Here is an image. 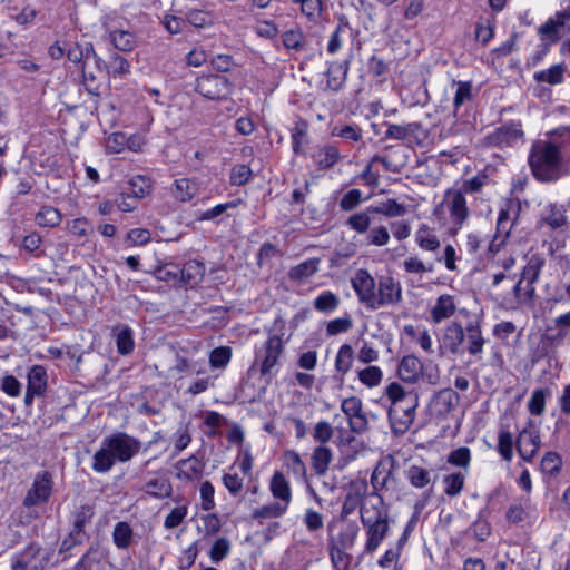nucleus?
Here are the masks:
<instances>
[{
	"instance_id": "1",
	"label": "nucleus",
	"mask_w": 570,
	"mask_h": 570,
	"mask_svg": "<svg viewBox=\"0 0 570 570\" xmlns=\"http://www.w3.org/2000/svg\"><path fill=\"white\" fill-rule=\"evenodd\" d=\"M141 449V442L127 434L116 432L102 440L101 446L92 456V470L97 473L109 472L116 462L130 461Z\"/></svg>"
},
{
	"instance_id": "2",
	"label": "nucleus",
	"mask_w": 570,
	"mask_h": 570,
	"mask_svg": "<svg viewBox=\"0 0 570 570\" xmlns=\"http://www.w3.org/2000/svg\"><path fill=\"white\" fill-rule=\"evenodd\" d=\"M528 160L532 175L539 181L552 183L568 176V170L550 132L547 140L532 144Z\"/></svg>"
},
{
	"instance_id": "3",
	"label": "nucleus",
	"mask_w": 570,
	"mask_h": 570,
	"mask_svg": "<svg viewBox=\"0 0 570 570\" xmlns=\"http://www.w3.org/2000/svg\"><path fill=\"white\" fill-rule=\"evenodd\" d=\"M383 504V498L377 495V503L372 509L362 510L361 521L366 529L367 541L364 548L365 553H373L389 533V515L386 511L380 509Z\"/></svg>"
},
{
	"instance_id": "4",
	"label": "nucleus",
	"mask_w": 570,
	"mask_h": 570,
	"mask_svg": "<svg viewBox=\"0 0 570 570\" xmlns=\"http://www.w3.org/2000/svg\"><path fill=\"white\" fill-rule=\"evenodd\" d=\"M232 89L233 83L225 76L217 73L202 75L195 83V90L212 100L225 99Z\"/></svg>"
},
{
	"instance_id": "5",
	"label": "nucleus",
	"mask_w": 570,
	"mask_h": 570,
	"mask_svg": "<svg viewBox=\"0 0 570 570\" xmlns=\"http://www.w3.org/2000/svg\"><path fill=\"white\" fill-rule=\"evenodd\" d=\"M417 404V394L409 395L404 401L391 404L387 415L392 426L400 425L402 431L407 430L415 417Z\"/></svg>"
},
{
	"instance_id": "6",
	"label": "nucleus",
	"mask_w": 570,
	"mask_h": 570,
	"mask_svg": "<svg viewBox=\"0 0 570 570\" xmlns=\"http://www.w3.org/2000/svg\"><path fill=\"white\" fill-rule=\"evenodd\" d=\"M52 475L48 471L38 473L35 478L32 487L27 492L23 499V505L27 508L35 507L40 502L48 501L52 491Z\"/></svg>"
},
{
	"instance_id": "7",
	"label": "nucleus",
	"mask_w": 570,
	"mask_h": 570,
	"mask_svg": "<svg viewBox=\"0 0 570 570\" xmlns=\"http://www.w3.org/2000/svg\"><path fill=\"white\" fill-rule=\"evenodd\" d=\"M384 138L420 144L426 138V132L420 122L389 125Z\"/></svg>"
},
{
	"instance_id": "8",
	"label": "nucleus",
	"mask_w": 570,
	"mask_h": 570,
	"mask_svg": "<svg viewBox=\"0 0 570 570\" xmlns=\"http://www.w3.org/2000/svg\"><path fill=\"white\" fill-rule=\"evenodd\" d=\"M285 333H269L268 340L264 344L265 355L261 364V374L267 375L276 365L277 360L283 352V344L289 336L284 338Z\"/></svg>"
},
{
	"instance_id": "9",
	"label": "nucleus",
	"mask_w": 570,
	"mask_h": 570,
	"mask_svg": "<svg viewBox=\"0 0 570 570\" xmlns=\"http://www.w3.org/2000/svg\"><path fill=\"white\" fill-rule=\"evenodd\" d=\"M522 136L523 131L521 130L520 125L507 124L487 135L484 137V141L488 146L503 147L511 145Z\"/></svg>"
},
{
	"instance_id": "10",
	"label": "nucleus",
	"mask_w": 570,
	"mask_h": 570,
	"mask_svg": "<svg viewBox=\"0 0 570 570\" xmlns=\"http://www.w3.org/2000/svg\"><path fill=\"white\" fill-rule=\"evenodd\" d=\"M567 326H570V323H556L554 326L546 327L539 345L541 355H548L552 348L562 344L568 335Z\"/></svg>"
},
{
	"instance_id": "11",
	"label": "nucleus",
	"mask_w": 570,
	"mask_h": 570,
	"mask_svg": "<svg viewBox=\"0 0 570 570\" xmlns=\"http://www.w3.org/2000/svg\"><path fill=\"white\" fill-rule=\"evenodd\" d=\"M353 287L360 299L375 308V281L367 271L360 269L353 279Z\"/></svg>"
},
{
	"instance_id": "12",
	"label": "nucleus",
	"mask_w": 570,
	"mask_h": 570,
	"mask_svg": "<svg viewBox=\"0 0 570 570\" xmlns=\"http://www.w3.org/2000/svg\"><path fill=\"white\" fill-rule=\"evenodd\" d=\"M459 401L460 395L455 391L443 389L433 395L430 406L438 416L443 417L454 410Z\"/></svg>"
},
{
	"instance_id": "13",
	"label": "nucleus",
	"mask_w": 570,
	"mask_h": 570,
	"mask_svg": "<svg viewBox=\"0 0 570 570\" xmlns=\"http://www.w3.org/2000/svg\"><path fill=\"white\" fill-rule=\"evenodd\" d=\"M446 195L451 197L449 202L450 215L454 225L461 228L469 216V208L463 191L460 189L448 190Z\"/></svg>"
},
{
	"instance_id": "14",
	"label": "nucleus",
	"mask_w": 570,
	"mask_h": 570,
	"mask_svg": "<svg viewBox=\"0 0 570 570\" xmlns=\"http://www.w3.org/2000/svg\"><path fill=\"white\" fill-rule=\"evenodd\" d=\"M540 435L537 432L523 430L517 439V450L524 461H531L539 450Z\"/></svg>"
},
{
	"instance_id": "15",
	"label": "nucleus",
	"mask_w": 570,
	"mask_h": 570,
	"mask_svg": "<svg viewBox=\"0 0 570 570\" xmlns=\"http://www.w3.org/2000/svg\"><path fill=\"white\" fill-rule=\"evenodd\" d=\"M375 298V308L384 304L395 303L401 298V287L391 277H381Z\"/></svg>"
},
{
	"instance_id": "16",
	"label": "nucleus",
	"mask_w": 570,
	"mask_h": 570,
	"mask_svg": "<svg viewBox=\"0 0 570 570\" xmlns=\"http://www.w3.org/2000/svg\"><path fill=\"white\" fill-rule=\"evenodd\" d=\"M204 274V263L196 259L188 261L183 265L181 268L179 267V284L194 287L203 279Z\"/></svg>"
},
{
	"instance_id": "17",
	"label": "nucleus",
	"mask_w": 570,
	"mask_h": 570,
	"mask_svg": "<svg viewBox=\"0 0 570 570\" xmlns=\"http://www.w3.org/2000/svg\"><path fill=\"white\" fill-rule=\"evenodd\" d=\"M422 363L416 356L406 355L399 363L397 375L403 382L413 383L422 373Z\"/></svg>"
},
{
	"instance_id": "18",
	"label": "nucleus",
	"mask_w": 570,
	"mask_h": 570,
	"mask_svg": "<svg viewBox=\"0 0 570 570\" xmlns=\"http://www.w3.org/2000/svg\"><path fill=\"white\" fill-rule=\"evenodd\" d=\"M550 134L562 157L568 175H570V127H559L550 131Z\"/></svg>"
},
{
	"instance_id": "19",
	"label": "nucleus",
	"mask_w": 570,
	"mask_h": 570,
	"mask_svg": "<svg viewBox=\"0 0 570 570\" xmlns=\"http://www.w3.org/2000/svg\"><path fill=\"white\" fill-rule=\"evenodd\" d=\"M111 333L115 338L118 353L121 355L130 354L135 346L132 330L127 325L118 324L112 327Z\"/></svg>"
},
{
	"instance_id": "20",
	"label": "nucleus",
	"mask_w": 570,
	"mask_h": 570,
	"mask_svg": "<svg viewBox=\"0 0 570 570\" xmlns=\"http://www.w3.org/2000/svg\"><path fill=\"white\" fill-rule=\"evenodd\" d=\"M348 65V60L343 62L333 61L328 63L326 76L327 87L330 89L337 91L343 87L344 82L346 81Z\"/></svg>"
},
{
	"instance_id": "21",
	"label": "nucleus",
	"mask_w": 570,
	"mask_h": 570,
	"mask_svg": "<svg viewBox=\"0 0 570 570\" xmlns=\"http://www.w3.org/2000/svg\"><path fill=\"white\" fill-rule=\"evenodd\" d=\"M321 259L313 257L291 267L288 277L293 282L302 283L318 272Z\"/></svg>"
},
{
	"instance_id": "22",
	"label": "nucleus",
	"mask_w": 570,
	"mask_h": 570,
	"mask_svg": "<svg viewBox=\"0 0 570 570\" xmlns=\"http://www.w3.org/2000/svg\"><path fill=\"white\" fill-rule=\"evenodd\" d=\"M490 510L488 507L481 509L478 513L475 521L466 530L468 533L472 532L473 537L479 542H484L491 534V524L489 522Z\"/></svg>"
},
{
	"instance_id": "23",
	"label": "nucleus",
	"mask_w": 570,
	"mask_h": 570,
	"mask_svg": "<svg viewBox=\"0 0 570 570\" xmlns=\"http://www.w3.org/2000/svg\"><path fill=\"white\" fill-rule=\"evenodd\" d=\"M465 340L464 328L460 323H451L446 326L442 344L451 353L455 354L459 352L460 345Z\"/></svg>"
},
{
	"instance_id": "24",
	"label": "nucleus",
	"mask_w": 570,
	"mask_h": 570,
	"mask_svg": "<svg viewBox=\"0 0 570 570\" xmlns=\"http://www.w3.org/2000/svg\"><path fill=\"white\" fill-rule=\"evenodd\" d=\"M544 261L541 257L533 255L530 257L528 264L523 267L521 279L527 281L524 296H530L534 292L532 284L538 279Z\"/></svg>"
},
{
	"instance_id": "25",
	"label": "nucleus",
	"mask_w": 570,
	"mask_h": 570,
	"mask_svg": "<svg viewBox=\"0 0 570 570\" xmlns=\"http://www.w3.org/2000/svg\"><path fill=\"white\" fill-rule=\"evenodd\" d=\"M271 492L274 498L281 500L283 503L288 507L292 498L289 483L285 479L284 474L279 471H276L272 479L269 484Z\"/></svg>"
},
{
	"instance_id": "26",
	"label": "nucleus",
	"mask_w": 570,
	"mask_h": 570,
	"mask_svg": "<svg viewBox=\"0 0 570 570\" xmlns=\"http://www.w3.org/2000/svg\"><path fill=\"white\" fill-rule=\"evenodd\" d=\"M151 187V180L149 177L145 175H136L128 180L127 188L125 190L128 195L134 196V198L142 199L150 194Z\"/></svg>"
},
{
	"instance_id": "27",
	"label": "nucleus",
	"mask_w": 570,
	"mask_h": 570,
	"mask_svg": "<svg viewBox=\"0 0 570 570\" xmlns=\"http://www.w3.org/2000/svg\"><path fill=\"white\" fill-rule=\"evenodd\" d=\"M333 459V454L327 446H316L312 454V468L317 475H324L328 470V465Z\"/></svg>"
},
{
	"instance_id": "28",
	"label": "nucleus",
	"mask_w": 570,
	"mask_h": 570,
	"mask_svg": "<svg viewBox=\"0 0 570 570\" xmlns=\"http://www.w3.org/2000/svg\"><path fill=\"white\" fill-rule=\"evenodd\" d=\"M368 212L384 215L386 217H401L407 213L406 207L403 204L396 202V199L390 198L376 206H368Z\"/></svg>"
},
{
	"instance_id": "29",
	"label": "nucleus",
	"mask_w": 570,
	"mask_h": 570,
	"mask_svg": "<svg viewBox=\"0 0 570 570\" xmlns=\"http://www.w3.org/2000/svg\"><path fill=\"white\" fill-rule=\"evenodd\" d=\"M340 158V151L335 146L326 145L322 147L316 154L313 155V159L317 165L318 169H328L333 167Z\"/></svg>"
},
{
	"instance_id": "30",
	"label": "nucleus",
	"mask_w": 570,
	"mask_h": 570,
	"mask_svg": "<svg viewBox=\"0 0 570 570\" xmlns=\"http://www.w3.org/2000/svg\"><path fill=\"white\" fill-rule=\"evenodd\" d=\"M110 41L115 49L124 52L132 51L137 45L136 36L125 30L111 31Z\"/></svg>"
},
{
	"instance_id": "31",
	"label": "nucleus",
	"mask_w": 570,
	"mask_h": 570,
	"mask_svg": "<svg viewBox=\"0 0 570 570\" xmlns=\"http://www.w3.org/2000/svg\"><path fill=\"white\" fill-rule=\"evenodd\" d=\"M567 68L563 63H557L551 66L549 69L541 70L534 73V80L537 82H547L549 85H559L563 81V75Z\"/></svg>"
},
{
	"instance_id": "32",
	"label": "nucleus",
	"mask_w": 570,
	"mask_h": 570,
	"mask_svg": "<svg viewBox=\"0 0 570 570\" xmlns=\"http://www.w3.org/2000/svg\"><path fill=\"white\" fill-rule=\"evenodd\" d=\"M144 491L154 498H167L173 492L171 483L166 478H156L149 480L144 488Z\"/></svg>"
},
{
	"instance_id": "33",
	"label": "nucleus",
	"mask_w": 570,
	"mask_h": 570,
	"mask_svg": "<svg viewBox=\"0 0 570 570\" xmlns=\"http://www.w3.org/2000/svg\"><path fill=\"white\" fill-rule=\"evenodd\" d=\"M372 216L374 213L368 212V207L365 210L352 214L345 222V226L350 227L358 234H364L368 230Z\"/></svg>"
},
{
	"instance_id": "34",
	"label": "nucleus",
	"mask_w": 570,
	"mask_h": 570,
	"mask_svg": "<svg viewBox=\"0 0 570 570\" xmlns=\"http://www.w3.org/2000/svg\"><path fill=\"white\" fill-rule=\"evenodd\" d=\"M134 538V531L129 523L120 521L116 523L112 532V540L118 549H127L130 547Z\"/></svg>"
},
{
	"instance_id": "35",
	"label": "nucleus",
	"mask_w": 570,
	"mask_h": 570,
	"mask_svg": "<svg viewBox=\"0 0 570 570\" xmlns=\"http://www.w3.org/2000/svg\"><path fill=\"white\" fill-rule=\"evenodd\" d=\"M455 312L453 297L450 295H441L432 308L433 321H441L451 317Z\"/></svg>"
},
{
	"instance_id": "36",
	"label": "nucleus",
	"mask_w": 570,
	"mask_h": 570,
	"mask_svg": "<svg viewBox=\"0 0 570 570\" xmlns=\"http://www.w3.org/2000/svg\"><path fill=\"white\" fill-rule=\"evenodd\" d=\"M27 386L45 394L47 391V371L42 365H33L27 375Z\"/></svg>"
},
{
	"instance_id": "37",
	"label": "nucleus",
	"mask_w": 570,
	"mask_h": 570,
	"mask_svg": "<svg viewBox=\"0 0 570 570\" xmlns=\"http://www.w3.org/2000/svg\"><path fill=\"white\" fill-rule=\"evenodd\" d=\"M465 340H466V348L468 351L475 355L482 351L484 340L481 335V330L479 327V323L470 324L465 328Z\"/></svg>"
},
{
	"instance_id": "38",
	"label": "nucleus",
	"mask_w": 570,
	"mask_h": 570,
	"mask_svg": "<svg viewBox=\"0 0 570 570\" xmlns=\"http://www.w3.org/2000/svg\"><path fill=\"white\" fill-rule=\"evenodd\" d=\"M282 41L284 47L289 50L301 51L305 47V36L298 27L283 32Z\"/></svg>"
},
{
	"instance_id": "39",
	"label": "nucleus",
	"mask_w": 570,
	"mask_h": 570,
	"mask_svg": "<svg viewBox=\"0 0 570 570\" xmlns=\"http://www.w3.org/2000/svg\"><path fill=\"white\" fill-rule=\"evenodd\" d=\"M415 239L417 245L425 250L434 252L440 247V240L425 224L421 225L417 229Z\"/></svg>"
},
{
	"instance_id": "40",
	"label": "nucleus",
	"mask_w": 570,
	"mask_h": 570,
	"mask_svg": "<svg viewBox=\"0 0 570 570\" xmlns=\"http://www.w3.org/2000/svg\"><path fill=\"white\" fill-rule=\"evenodd\" d=\"M61 219V213L51 206H43L36 215V223L42 227H56L60 224Z\"/></svg>"
},
{
	"instance_id": "41",
	"label": "nucleus",
	"mask_w": 570,
	"mask_h": 570,
	"mask_svg": "<svg viewBox=\"0 0 570 570\" xmlns=\"http://www.w3.org/2000/svg\"><path fill=\"white\" fill-rule=\"evenodd\" d=\"M405 474L410 484L414 488H424L431 482L430 471L419 465H411Z\"/></svg>"
},
{
	"instance_id": "42",
	"label": "nucleus",
	"mask_w": 570,
	"mask_h": 570,
	"mask_svg": "<svg viewBox=\"0 0 570 570\" xmlns=\"http://www.w3.org/2000/svg\"><path fill=\"white\" fill-rule=\"evenodd\" d=\"M358 531V525L355 522H350L338 533L336 541H333L332 544L337 546L338 548L350 549L354 546Z\"/></svg>"
},
{
	"instance_id": "43",
	"label": "nucleus",
	"mask_w": 570,
	"mask_h": 570,
	"mask_svg": "<svg viewBox=\"0 0 570 570\" xmlns=\"http://www.w3.org/2000/svg\"><path fill=\"white\" fill-rule=\"evenodd\" d=\"M186 24L195 28H205L213 24V16L208 11L190 9L185 12Z\"/></svg>"
},
{
	"instance_id": "44",
	"label": "nucleus",
	"mask_w": 570,
	"mask_h": 570,
	"mask_svg": "<svg viewBox=\"0 0 570 570\" xmlns=\"http://www.w3.org/2000/svg\"><path fill=\"white\" fill-rule=\"evenodd\" d=\"M353 358L354 351L352 346L348 344H343L340 347L338 353L336 355L335 370L340 372L342 375L346 374L351 370Z\"/></svg>"
},
{
	"instance_id": "45",
	"label": "nucleus",
	"mask_w": 570,
	"mask_h": 570,
	"mask_svg": "<svg viewBox=\"0 0 570 570\" xmlns=\"http://www.w3.org/2000/svg\"><path fill=\"white\" fill-rule=\"evenodd\" d=\"M286 504H282L281 502H274L255 509L252 513V518L256 520L279 518L286 512Z\"/></svg>"
},
{
	"instance_id": "46",
	"label": "nucleus",
	"mask_w": 570,
	"mask_h": 570,
	"mask_svg": "<svg viewBox=\"0 0 570 570\" xmlns=\"http://www.w3.org/2000/svg\"><path fill=\"white\" fill-rule=\"evenodd\" d=\"M308 130V122L303 118H298L295 122L294 128L292 129V145L293 151L296 155L303 154L302 144L306 138Z\"/></svg>"
},
{
	"instance_id": "47",
	"label": "nucleus",
	"mask_w": 570,
	"mask_h": 570,
	"mask_svg": "<svg viewBox=\"0 0 570 570\" xmlns=\"http://www.w3.org/2000/svg\"><path fill=\"white\" fill-rule=\"evenodd\" d=\"M561 28H563V22L554 16L539 28V33L543 40L548 39L550 43H556L560 40L559 30Z\"/></svg>"
},
{
	"instance_id": "48",
	"label": "nucleus",
	"mask_w": 570,
	"mask_h": 570,
	"mask_svg": "<svg viewBox=\"0 0 570 570\" xmlns=\"http://www.w3.org/2000/svg\"><path fill=\"white\" fill-rule=\"evenodd\" d=\"M548 395H550L548 389H537L532 392L528 402V410L532 415L539 416L544 412Z\"/></svg>"
},
{
	"instance_id": "49",
	"label": "nucleus",
	"mask_w": 570,
	"mask_h": 570,
	"mask_svg": "<svg viewBox=\"0 0 570 570\" xmlns=\"http://www.w3.org/2000/svg\"><path fill=\"white\" fill-rule=\"evenodd\" d=\"M177 465L180 468H185V470L180 471L177 474L178 478L184 476L186 479H191L197 478L202 474V464L195 455L178 461Z\"/></svg>"
},
{
	"instance_id": "50",
	"label": "nucleus",
	"mask_w": 570,
	"mask_h": 570,
	"mask_svg": "<svg viewBox=\"0 0 570 570\" xmlns=\"http://www.w3.org/2000/svg\"><path fill=\"white\" fill-rule=\"evenodd\" d=\"M541 471L550 476L557 475L562 466V459L556 452H548L541 460Z\"/></svg>"
},
{
	"instance_id": "51",
	"label": "nucleus",
	"mask_w": 570,
	"mask_h": 570,
	"mask_svg": "<svg viewBox=\"0 0 570 570\" xmlns=\"http://www.w3.org/2000/svg\"><path fill=\"white\" fill-rule=\"evenodd\" d=\"M284 456L286 460V464L291 469L292 473L296 478L305 479L307 473L306 465L298 455V453L293 450H288L284 453Z\"/></svg>"
},
{
	"instance_id": "52",
	"label": "nucleus",
	"mask_w": 570,
	"mask_h": 570,
	"mask_svg": "<svg viewBox=\"0 0 570 570\" xmlns=\"http://www.w3.org/2000/svg\"><path fill=\"white\" fill-rule=\"evenodd\" d=\"M567 218L563 214V210L557 205H550L549 206V213L548 215L543 216L541 218V224L548 225L552 230H556L563 225H566Z\"/></svg>"
},
{
	"instance_id": "53",
	"label": "nucleus",
	"mask_w": 570,
	"mask_h": 570,
	"mask_svg": "<svg viewBox=\"0 0 570 570\" xmlns=\"http://www.w3.org/2000/svg\"><path fill=\"white\" fill-rule=\"evenodd\" d=\"M345 548H338L337 546L330 544V556L333 567L336 570H347L352 560V557L345 552Z\"/></svg>"
},
{
	"instance_id": "54",
	"label": "nucleus",
	"mask_w": 570,
	"mask_h": 570,
	"mask_svg": "<svg viewBox=\"0 0 570 570\" xmlns=\"http://www.w3.org/2000/svg\"><path fill=\"white\" fill-rule=\"evenodd\" d=\"M331 135L351 141H360L363 137L362 129L357 125L335 126Z\"/></svg>"
},
{
	"instance_id": "55",
	"label": "nucleus",
	"mask_w": 570,
	"mask_h": 570,
	"mask_svg": "<svg viewBox=\"0 0 570 570\" xmlns=\"http://www.w3.org/2000/svg\"><path fill=\"white\" fill-rule=\"evenodd\" d=\"M232 357V348L228 346H219L214 348L209 354V364L215 368H224Z\"/></svg>"
},
{
	"instance_id": "56",
	"label": "nucleus",
	"mask_w": 570,
	"mask_h": 570,
	"mask_svg": "<svg viewBox=\"0 0 570 570\" xmlns=\"http://www.w3.org/2000/svg\"><path fill=\"white\" fill-rule=\"evenodd\" d=\"M196 193V185L195 183L190 181L189 179L181 178L177 179L175 181V196L180 202H188L190 200Z\"/></svg>"
},
{
	"instance_id": "57",
	"label": "nucleus",
	"mask_w": 570,
	"mask_h": 570,
	"mask_svg": "<svg viewBox=\"0 0 570 570\" xmlns=\"http://www.w3.org/2000/svg\"><path fill=\"white\" fill-rule=\"evenodd\" d=\"M443 482L445 484V494L456 497L464 487V475L461 472H455L444 476Z\"/></svg>"
},
{
	"instance_id": "58",
	"label": "nucleus",
	"mask_w": 570,
	"mask_h": 570,
	"mask_svg": "<svg viewBox=\"0 0 570 570\" xmlns=\"http://www.w3.org/2000/svg\"><path fill=\"white\" fill-rule=\"evenodd\" d=\"M252 169L249 166L239 164L230 169L229 181L233 186H244L252 177Z\"/></svg>"
},
{
	"instance_id": "59",
	"label": "nucleus",
	"mask_w": 570,
	"mask_h": 570,
	"mask_svg": "<svg viewBox=\"0 0 570 570\" xmlns=\"http://www.w3.org/2000/svg\"><path fill=\"white\" fill-rule=\"evenodd\" d=\"M357 376L364 385L374 387L377 386L382 381V371L380 367L371 365L358 371Z\"/></svg>"
},
{
	"instance_id": "60",
	"label": "nucleus",
	"mask_w": 570,
	"mask_h": 570,
	"mask_svg": "<svg viewBox=\"0 0 570 570\" xmlns=\"http://www.w3.org/2000/svg\"><path fill=\"white\" fill-rule=\"evenodd\" d=\"M82 71V82L86 88V90L94 96L100 95V85L97 82V76L94 70L90 69V66L83 61V65L81 66Z\"/></svg>"
},
{
	"instance_id": "61",
	"label": "nucleus",
	"mask_w": 570,
	"mask_h": 570,
	"mask_svg": "<svg viewBox=\"0 0 570 570\" xmlns=\"http://www.w3.org/2000/svg\"><path fill=\"white\" fill-rule=\"evenodd\" d=\"M338 305V297L332 292H324L314 301V307L320 312H332Z\"/></svg>"
},
{
	"instance_id": "62",
	"label": "nucleus",
	"mask_w": 570,
	"mask_h": 570,
	"mask_svg": "<svg viewBox=\"0 0 570 570\" xmlns=\"http://www.w3.org/2000/svg\"><path fill=\"white\" fill-rule=\"evenodd\" d=\"M471 461V452L466 446H461L456 450H453L448 455L446 462L451 465L459 468H468Z\"/></svg>"
},
{
	"instance_id": "63",
	"label": "nucleus",
	"mask_w": 570,
	"mask_h": 570,
	"mask_svg": "<svg viewBox=\"0 0 570 570\" xmlns=\"http://www.w3.org/2000/svg\"><path fill=\"white\" fill-rule=\"evenodd\" d=\"M230 550V543L226 538H218L212 546L209 551L210 560L214 563L220 562Z\"/></svg>"
},
{
	"instance_id": "64",
	"label": "nucleus",
	"mask_w": 570,
	"mask_h": 570,
	"mask_svg": "<svg viewBox=\"0 0 570 570\" xmlns=\"http://www.w3.org/2000/svg\"><path fill=\"white\" fill-rule=\"evenodd\" d=\"M362 203V191L360 189H351L340 200V208L344 212L354 210Z\"/></svg>"
}]
</instances>
